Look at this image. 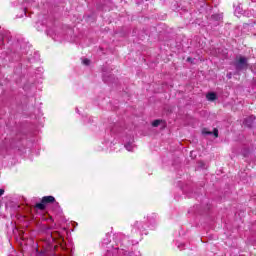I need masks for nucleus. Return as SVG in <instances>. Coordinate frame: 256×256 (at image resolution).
Masks as SVG:
<instances>
[{
    "label": "nucleus",
    "mask_w": 256,
    "mask_h": 256,
    "mask_svg": "<svg viewBox=\"0 0 256 256\" xmlns=\"http://www.w3.org/2000/svg\"><path fill=\"white\" fill-rule=\"evenodd\" d=\"M208 101H215L217 99V94L215 92H210L206 95Z\"/></svg>",
    "instance_id": "obj_3"
},
{
    "label": "nucleus",
    "mask_w": 256,
    "mask_h": 256,
    "mask_svg": "<svg viewBox=\"0 0 256 256\" xmlns=\"http://www.w3.org/2000/svg\"><path fill=\"white\" fill-rule=\"evenodd\" d=\"M5 193V190L4 189H0V197L1 195H3Z\"/></svg>",
    "instance_id": "obj_12"
},
{
    "label": "nucleus",
    "mask_w": 256,
    "mask_h": 256,
    "mask_svg": "<svg viewBox=\"0 0 256 256\" xmlns=\"http://www.w3.org/2000/svg\"><path fill=\"white\" fill-rule=\"evenodd\" d=\"M83 65H89L91 63V61L89 59H84L82 61Z\"/></svg>",
    "instance_id": "obj_9"
},
{
    "label": "nucleus",
    "mask_w": 256,
    "mask_h": 256,
    "mask_svg": "<svg viewBox=\"0 0 256 256\" xmlns=\"http://www.w3.org/2000/svg\"><path fill=\"white\" fill-rule=\"evenodd\" d=\"M104 81H107V78L104 77Z\"/></svg>",
    "instance_id": "obj_14"
},
{
    "label": "nucleus",
    "mask_w": 256,
    "mask_h": 256,
    "mask_svg": "<svg viewBox=\"0 0 256 256\" xmlns=\"http://www.w3.org/2000/svg\"><path fill=\"white\" fill-rule=\"evenodd\" d=\"M36 209H40V211H43V209H45V202L38 203L36 204Z\"/></svg>",
    "instance_id": "obj_7"
},
{
    "label": "nucleus",
    "mask_w": 256,
    "mask_h": 256,
    "mask_svg": "<svg viewBox=\"0 0 256 256\" xmlns=\"http://www.w3.org/2000/svg\"><path fill=\"white\" fill-rule=\"evenodd\" d=\"M57 237H59V239L63 241V237H61V234H59L58 232L51 233L50 237L48 238L49 245H51V243H55Z\"/></svg>",
    "instance_id": "obj_2"
},
{
    "label": "nucleus",
    "mask_w": 256,
    "mask_h": 256,
    "mask_svg": "<svg viewBox=\"0 0 256 256\" xmlns=\"http://www.w3.org/2000/svg\"><path fill=\"white\" fill-rule=\"evenodd\" d=\"M153 127H159V125H161V120H155L153 123H152Z\"/></svg>",
    "instance_id": "obj_8"
},
{
    "label": "nucleus",
    "mask_w": 256,
    "mask_h": 256,
    "mask_svg": "<svg viewBox=\"0 0 256 256\" xmlns=\"http://www.w3.org/2000/svg\"><path fill=\"white\" fill-rule=\"evenodd\" d=\"M55 202V197L53 196H46L42 198V203H53Z\"/></svg>",
    "instance_id": "obj_4"
},
{
    "label": "nucleus",
    "mask_w": 256,
    "mask_h": 256,
    "mask_svg": "<svg viewBox=\"0 0 256 256\" xmlns=\"http://www.w3.org/2000/svg\"><path fill=\"white\" fill-rule=\"evenodd\" d=\"M125 149H127V151H133V149H135V145H133V143H127L125 145Z\"/></svg>",
    "instance_id": "obj_6"
},
{
    "label": "nucleus",
    "mask_w": 256,
    "mask_h": 256,
    "mask_svg": "<svg viewBox=\"0 0 256 256\" xmlns=\"http://www.w3.org/2000/svg\"><path fill=\"white\" fill-rule=\"evenodd\" d=\"M214 136L219 137V131L217 129H214Z\"/></svg>",
    "instance_id": "obj_10"
},
{
    "label": "nucleus",
    "mask_w": 256,
    "mask_h": 256,
    "mask_svg": "<svg viewBox=\"0 0 256 256\" xmlns=\"http://www.w3.org/2000/svg\"><path fill=\"white\" fill-rule=\"evenodd\" d=\"M187 61L193 63V60L191 58H187Z\"/></svg>",
    "instance_id": "obj_13"
},
{
    "label": "nucleus",
    "mask_w": 256,
    "mask_h": 256,
    "mask_svg": "<svg viewBox=\"0 0 256 256\" xmlns=\"http://www.w3.org/2000/svg\"><path fill=\"white\" fill-rule=\"evenodd\" d=\"M253 121H255V117L251 116L244 121V125L251 127V125H253Z\"/></svg>",
    "instance_id": "obj_5"
},
{
    "label": "nucleus",
    "mask_w": 256,
    "mask_h": 256,
    "mask_svg": "<svg viewBox=\"0 0 256 256\" xmlns=\"http://www.w3.org/2000/svg\"><path fill=\"white\" fill-rule=\"evenodd\" d=\"M235 67L237 71H243V69H247V67H249L247 64V59L243 56L236 57Z\"/></svg>",
    "instance_id": "obj_1"
},
{
    "label": "nucleus",
    "mask_w": 256,
    "mask_h": 256,
    "mask_svg": "<svg viewBox=\"0 0 256 256\" xmlns=\"http://www.w3.org/2000/svg\"><path fill=\"white\" fill-rule=\"evenodd\" d=\"M203 133H204V135H211L212 134V132H207L205 130H203Z\"/></svg>",
    "instance_id": "obj_11"
}]
</instances>
